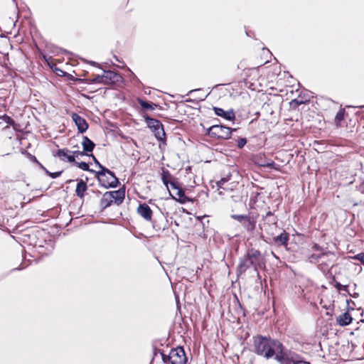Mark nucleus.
Returning <instances> with one entry per match:
<instances>
[{
  "mask_svg": "<svg viewBox=\"0 0 364 364\" xmlns=\"http://www.w3.org/2000/svg\"><path fill=\"white\" fill-rule=\"evenodd\" d=\"M252 341V351L267 360L274 358L279 364H311L305 361L301 355L287 348L277 339L257 335L253 336Z\"/></svg>",
  "mask_w": 364,
  "mask_h": 364,
  "instance_id": "f257e3e1",
  "label": "nucleus"
},
{
  "mask_svg": "<svg viewBox=\"0 0 364 364\" xmlns=\"http://www.w3.org/2000/svg\"><path fill=\"white\" fill-rule=\"evenodd\" d=\"M264 264V257L262 252L253 247L247 250L246 252L239 258V263L236 268L237 277L244 274L247 269L252 268L254 272Z\"/></svg>",
  "mask_w": 364,
  "mask_h": 364,
  "instance_id": "f03ea898",
  "label": "nucleus"
},
{
  "mask_svg": "<svg viewBox=\"0 0 364 364\" xmlns=\"http://www.w3.org/2000/svg\"><path fill=\"white\" fill-rule=\"evenodd\" d=\"M88 156L92 158L95 164L100 168L99 171L94 170L93 173H95L101 186L105 188H112L119 185V179L113 171L102 166L92 154H89Z\"/></svg>",
  "mask_w": 364,
  "mask_h": 364,
  "instance_id": "7ed1b4c3",
  "label": "nucleus"
},
{
  "mask_svg": "<svg viewBox=\"0 0 364 364\" xmlns=\"http://www.w3.org/2000/svg\"><path fill=\"white\" fill-rule=\"evenodd\" d=\"M146 123L147 127L149 128L154 134L156 139L161 143H166V133L162 123L156 119L152 118L148 114L143 116Z\"/></svg>",
  "mask_w": 364,
  "mask_h": 364,
  "instance_id": "20e7f679",
  "label": "nucleus"
},
{
  "mask_svg": "<svg viewBox=\"0 0 364 364\" xmlns=\"http://www.w3.org/2000/svg\"><path fill=\"white\" fill-rule=\"evenodd\" d=\"M237 129L230 128L222 124H214L207 129L205 134L212 138L228 139L231 137L232 132Z\"/></svg>",
  "mask_w": 364,
  "mask_h": 364,
  "instance_id": "39448f33",
  "label": "nucleus"
},
{
  "mask_svg": "<svg viewBox=\"0 0 364 364\" xmlns=\"http://www.w3.org/2000/svg\"><path fill=\"white\" fill-rule=\"evenodd\" d=\"M171 364H187L188 362V357L183 346L171 349Z\"/></svg>",
  "mask_w": 364,
  "mask_h": 364,
  "instance_id": "423d86ee",
  "label": "nucleus"
},
{
  "mask_svg": "<svg viewBox=\"0 0 364 364\" xmlns=\"http://www.w3.org/2000/svg\"><path fill=\"white\" fill-rule=\"evenodd\" d=\"M262 220L263 224L259 225L260 229H264L266 232L269 231L267 228H271L272 225L275 228L277 227L278 218L271 210H268L264 215H262Z\"/></svg>",
  "mask_w": 364,
  "mask_h": 364,
  "instance_id": "0eeeda50",
  "label": "nucleus"
},
{
  "mask_svg": "<svg viewBox=\"0 0 364 364\" xmlns=\"http://www.w3.org/2000/svg\"><path fill=\"white\" fill-rule=\"evenodd\" d=\"M72 119L77 126L79 133L83 134L87 130L89 125L85 119L75 112L72 114Z\"/></svg>",
  "mask_w": 364,
  "mask_h": 364,
  "instance_id": "6e6552de",
  "label": "nucleus"
},
{
  "mask_svg": "<svg viewBox=\"0 0 364 364\" xmlns=\"http://www.w3.org/2000/svg\"><path fill=\"white\" fill-rule=\"evenodd\" d=\"M105 85L117 84L122 80V77L118 73L112 70H104Z\"/></svg>",
  "mask_w": 364,
  "mask_h": 364,
  "instance_id": "1a4fd4ad",
  "label": "nucleus"
},
{
  "mask_svg": "<svg viewBox=\"0 0 364 364\" xmlns=\"http://www.w3.org/2000/svg\"><path fill=\"white\" fill-rule=\"evenodd\" d=\"M289 241V234L284 230L277 236L273 237L272 242L277 247H287Z\"/></svg>",
  "mask_w": 364,
  "mask_h": 364,
  "instance_id": "9d476101",
  "label": "nucleus"
},
{
  "mask_svg": "<svg viewBox=\"0 0 364 364\" xmlns=\"http://www.w3.org/2000/svg\"><path fill=\"white\" fill-rule=\"evenodd\" d=\"M213 109L215 115L220 117L226 120L233 121L235 119V112L232 109L225 111L220 107H213Z\"/></svg>",
  "mask_w": 364,
  "mask_h": 364,
  "instance_id": "9b49d317",
  "label": "nucleus"
},
{
  "mask_svg": "<svg viewBox=\"0 0 364 364\" xmlns=\"http://www.w3.org/2000/svg\"><path fill=\"white\" fill-rule=\"evenodd\" d=\"M138 214L146 221H151L152 218V210L145 203L139 204L137 208Z\"/></svg>",
  "mask_w": 364,
  "mask_h": 364,
  "instance_id": "f8f14e48",
  "label": "nucleus"
},
{
  "mask_svg": "<svg viewBox=\"0 0 364 364\" xmlns=\"http://www.w3.org/2000/svg\"><path fill=\"white\" fill-rule=\"evenodd\" d=\"M257 217L249 215L242 224L245 230L250 235H252L256 229Z\"/></svg>",
  "mask_w": 364,
  "mask_h": 364,
  "instance_id": "ddd939ff",
  "label": "nucleus"
},
{
  "mask_svg": "<svg viewBox=\"0 0 364 364\" xmlns=\"http://www.w3.org/2000/svg\"><path fill=\"white\" fill-rule=\"evenodd\" d=\"M69 153H71V151L66 148L60 149L55 154H53V156L59 157L60 160L64 161H67L70 163H76L75 159H74V156L69 154Z\"/></svg>",
  "mask_w": 364,
  "mask_h": 364,
  "instance_id": "4468645a",
  "label": "nucleus"
},
{
  "mask_svg": "<svg viewBox=\"0 0 364 364\" xmlns=\"http://www.w3.org/2000/svg\"><path fill=\"white\" fill-rule=\"evenodd\" d=\"M112 195V200L117 205H120L124 202L125 198V188L124 186L120 188L117 191H109Z\"/></svg>",
  "mask_w": 364,
  "mask_h": 364,
  "instance_id": "2eb2a0df",
  "label": "nucleus"
},
{
  "mask_svg": "<svg viewBox=\"0 0 364 364\" xmlns=\"http://www.w3.org/2000/svg\"><path fill=\"white\" fill-rule=\"evenodd\" d=\"M82 146L84 154H86V156H89L94 150L95 144L87 136H82Z\"/></svg>",
  "mask_w": 364,
  "mask_h": 364,
  "instance_id": "dca6fc26",
  "label": "nucleus"
},
{
  "mask_svg": "<svg viewBox=\"0 0 364 364\" xmlns=\"http://www.w3.org/2000/svg\"><path fill=\"white\" fill-rule=\"evenodd\" d=\"M113 203H114L112 200V195L109 193V191L105 192L102 198L100 200V206L101 208V211L105 210L107 208L110 206Z\"/></svg>",
  "mask_w": 364,
  "mask_h": 364,
  "instance_id": "f3484780",
  "label": "nucleus"
},
{
  "mask_svg": "<svg viewBox=\"0 0 364 364\" xmlns=\"http://www.w3.org/2000/svg\"><path fill=\"white\" fill-rule=\"evenodd\" d=\"M330 256L333 257L334 253L333 252H325L318 254L313 253L309 256L308 259L312 264H317L323 257H329Z\"/></svg>",
  "mask_w": 364,
  "mask_h": 364,
  "instance_id": "a211bd4d",
  "label": "nucleus"
},
{
  "mask_svg": "<svg viewBox=\"0 0 364 364\" xmlns=\"http://www.w3.org/2000/svg\"><path fill=\"white\" fill-rule=\"evenodd\" d=\"M87 190V185L86 181L82 179H80L77 181L76 188H75V194L80 198H83L85 195V192Z\"/></svg>",
  "mask_w": 364,
  "mask_h": 364,
  "instance_id": "6ab92c4d",
  "label": "nucleus"
},
{
  "mask_svg": "<svg viewBox=\"0 0 364 364\" xmlns=\"http://www.w3.org/2000/svg\"><path fill=\"white\" fill-rule=\"evenodd\" d=\"M353 321V318L350 314L346 311L336 318L337 323L341 326H346L351 323Z\"/></svg>",
  "mask_w": 364,
  "mask_h": 364,
  "instance_id": "aec40b11",
  "label": "nucleus"
},
{
  "mask_svg": "<svg viewBox=\"0 0 364 364\" xmlns=\"http://www.w3.org/2000/svg\"><path fill=\"white\" fill-rule=\"evenodd\" d=\"M137 102L144 110H154L156 107H159L160 109H161V107L159 105L144 100L139 97L137 98Z\"/></svg>",
  "mask_w": 364,
  "mask_h": 364,
  "instance_id": "412c9836",
  "label": "nucleus"
},
{
  "mask_svg": "<svg viewBox=\"0 0 364 364\" xmlns=\"http://www.w3.org/2000/svg\"><path fill=\"white\" fill-rule=\"evenodd\" d=\"M169 194H170V196H171V198L173 199L176 200V201H178L181 204H185L186 203H187L188 201H191V199L186 196L185 191L183 190H182L181 188L178 190H177L176 195L178 197V198H176L175 196H173L171 193L170 191H169Z\"/></svg>",
  "mask_w": 364,
  "mask_h": 364,
  "instance_id": "4be33fe9",
  "label": "nucleus"
},
{
  "mask_svg": "<svg viewBox=\"0 0 364 364\" xmlns=\"http://www.w3.org/2000/svg\"><path fill=\"white\" fill-rule=\"evenodd\" d=\"M257 164L259 166L262 167L268 168L274 170L278 169L277 165L274 163V161L271 159L267 160L265 159H263L262 158H260V161H258Z\"/></svg>",
  "mask_w": 364,
  "mask_h": 364,
  "instance_id": "5701e85b",
  "label": "nucleus"
},
{
  "mask_svg": "<svg viewBox=\"0 0 364 364\" xmlns=\"http://www.w3.org/2000/svg\"><path fill=\"white\" fill-rule=\"evenodd\" d=\"M172 178V175L170 171L167 169L162 168L161 172V181L163 184L168 188V185Z\"/></svg>",
  "mask_w": 364,
  "mask_h": 364,
  "instance_id": "b1692460",
  "label": "nucleus"
},
{
  "mask_svg": "<svg viewBox=\"0 0 364 364\" xmlns=\"http://www.w3.org/2000/svg\"><path fill=\"white\" fill-rule=\"evenodd\" d=\"M346 110L344 108L341 107L335 117V124L336 126H341V122L344 119Z\"/></svg>",
  "mask_w": 364,
  "mask_h": 364,
  "instance_id": "393cba45",
  "label": "nucleus"
},
{
  "mask_svg": "<svg viewBox=\"0 0 364 364\" xmlns=\"http://www.w3.org/2000/svg\"><path fill=\"white\" fill-rule=\"evenodd\" d=\"M90 83L92 84H103L105 85L104 74L103 75H97L92 79H87Z\"/></svg>",
  "mask_w": 364,
  "mask_h": 364,
  "instance_id": "a878e982",
  "label": "nucleus"
},
{
  "mask_svg": "<svg viewBox=\"0 0 364 364\" xmlns=\"http://www.w3.org/2000/svg\"><path fill=\"white\" fill-rule=\"evenodd\" d=\"M160 355L161 356L162 361L164 364H171L172 358H171V350H170L168 354H166L164 350H159Z\"/></svg>",
  "mask_w": 364,
  "mask_h": 364,
  "instance_id": "bb28decb",
  "label": "nucleus"
},
{
  "mask_svg": "<svg viewBox=\"0 0 364 364\" xmlns=\"http://www.w3.org/2000/svg\"><path fill=\"white\" fill-rule=\"evenodd\" d=\"M333 280L334 282L333 286L338 291H344L349 294L348 285H342L340 282L336 280L334 277H333Z\"/></svg>",
  "mask_w": 364,
  "mask_h": 364,
  "instance_id": "cd10ccee",
  "label": "nucleus"
},
{
  "mask_svg": "<svg viewBox=\"0 0 364 364\" xmlns=\"http://www.w3.org/2000/svg\"><path fill=\"white\" fill-rule=\"evenodd\" d=\"M309 99H305L300 98V96L298 98H295L292 100L290 102L291 106L292 107H298L302 104H305L306 102H309Z\"/></svg>",
  "mask_w": 364,
  "mask_h": 364,
  "instance_id": "c85d7f7f",
  "label": "nucleus"
},
{
  "mask_svg": "<svg viewBox=\"0 0 364 364\" xmlns=\"http://www.w3.org/2000/svg\"><path fill=\"white\" fill-rule=\"evenodd\" d=\"M250 215V214H247V215H245H245L233 214V215H230V218L233 220H237L238 223H240L242 225Z\"/></svg>",
  "mask_w": 364,
  "mask_h": 364,
  "instance_id": "c756f323",
  "label": "nucleus"
},
{
  "mask_svg": "<svg viewBox=\"0 0 364 364\" xmlns=\"http://www.w3.org/2000/svg\"><path fill=\"white\" fill-rule=\"evenodd\" d=\"M75 164H77L78 168H80V169H82L83 171H88V172L92 173L94 172V170L90 169L89 164L85 161H81V162L76 161V163H75Z\"/></svg>",
  "mask_w": 364,
  "mask_h": 364,
  "instance_id": "7c9ffc66",
  "label": "nucleus"
},
{
  "mask_svg": "<svg viewBox=\"0 0 364 364\" xmlns=\"http://www.w3.org/2000/svg\"><path fill=\"white\" fill-rule=\"evenodd\" d=\"M231 173H228V175L222 177L220 178V180H219L218 181L216 182V184H217V186L218 187V188H223V186L227 183L228 181L230 180V178H231Z\"/></svg>",
  "mask_w": 364,
  "mask_h": 364,
  "instance_id": "2f4dec72",
  "label": "nucleus"
},
{
  "mask_svg": "<svg viewBox=\"0 0 364 364\" xmlns=\"http://www.w3.org/2000/svg\"><path fill=\"white\" fill-rule=\"evenodd\" d=\"M311 249L315 250V251H318L320 253H323V252H331L326 247H323L320 246L317 243H314V245L311 247Z\"/></svg>",
  "mask_w": 364,
  "mask_h": 364,
  "instance_id": "473e14b6",
  "label": "nucleus"
},
{
  "mask_svg": "<svg viewBox=\"0 0 364 364\" xmlns=\"http://www.w3.org/2000/svg\"><path fill=\"white\" fill-rule=\"evenodd\" d=\"M331 259H328L326 262H322L321 264H319V269L321 270H324L325 268H328L330 266H333V264H331Z\"/></svg>",
  "mask_w": 364,
  "mask_h": 364,
  "instance_id": "72a5a7b5",
  "label": "nucleus"
},
{
  "mask_svg": "<svg viewBox=\"0 0 364 364\" xmlns=\"http://www.w3.org/2000/svg\"><path fill=\"white\" fill-rule=\"evenodd\" d=\"M247 139L246 138H239L237 140V146L238 149H242L245 145L247 144Z\"/></svg>",
  "mask_w": 364,
  "mask_h": 364,
  "instance_id": "f704fd0d",
  "label": "nucleus"
},
{
  "mask_svg": "<svg viewBox=\"0 0 364 364\" xmlns=\"http://www.w3.org/2000/svg\"><path fill=\"white\" fill-rule=\"evenodd\" d=\"M46 173L48 176H49L52 178H56L62 174L63 171H56V172H50L49 171L46 170Z\"/></svg>",
  "mask_w": 364,
  "mask_h": 364,
  "instance_id": "c9c22d12",
  "label": "nucleus"
},
{
  "mask_svg": "<svg viewBox=\"0 0 364 364\" xmlns=\"http://www.w3.org/2000/svg\"><path fill=\"white\" fill-rule=\"evenodd\" d=\"M27 158L32 162L33 163H36V164H39V161H38L37 158L34 156V155H32L31 154H30L29 152L25 151V152H23Z\"/></svg>",
  "mask_w": 364,
  "mask_h": 364,
  "instance_id": "e433bc0d",
  "label": "nucleus"
},
{
  "mask_svg": "<svg viewBox=\"0 0 364 364\" xmlns=\"http://www.w3.org/2000/svg\"><path fill=\"white\" fill-rule=\"evenodd\" d=\"M3 118H4V122L9 125H14L15 124L14 120L11 117H9L6 114H4L3 116Z\"/></svg>",
  "mask_w": 364,
  "mask_h": 364,
  "instance_id": "4c0bfd02",
  "label": "nucleus"
},
{
  "mask_svg": "<svg viewBox=\"0 0 364 364\" xmlns=\"http://www.w3.org/2000/svg\"><path fill=\"white\" fill-rule=\"evenodd\" d=\"M71 153L73 154L72 156H74V159H75V158L80 156H86V154H84V151L82 150V151H71Z\"/></svg>",
  "mask_w": 364,
  "mask_h": 364,
  "instance_id": "58836bf2",
  "label": "nucleus"
},
{
  "mask_svg": "<svg viewBox=\"0 0 364 364\" xmlns=\"http://www.w3.org/2000/svg\"><path fill=\"white\" fill-rule=\"evenodd\" d=\"M354 259L359 260L363 264H364V253H359L354 256Z\"/></svg>",
  "mask_w": 364,
  "mask_h": 364,
  "instance_id": "ea45409f",
  "label": "nucleus"
},
{
  "mask_svg": "<svg viewBox=\"0 0 364 364\" xmlns=\"http://www.w3.org/2000/svg\"><path fill=\"white\" fill-rule=\"evenodd\" d=\"M169 184L173 189L178 190L180 188L179 183L177 181H171Z\"/></svg>",
  "mask_w": 364,
  "mask_h": 364,
  "instance_id": "a19ab883",
  "label": "nucleus"
},
{
  "mask_svg": "<svg viewBox=\"0 0 364 364\" xmlns=\"http://www.w3.org/2000/svg\"><path fill=\"white\" fill-rule=\"evenodd\" d=\"M358 191L364 194V181L360 184Z\"/></svg>",
  "mask_w": 364,
  "mask_h": 364,
  "instance_id": "79ce46f5",
  "label": "nucleus"
},
{
  "mask_svg": "<svg viewBox=\"0 0 364 364\" xmlns=\"http://www.w3.org/2000/svg\"><path fill=\"white\" fill-rule=\"evenodd\" d=\"M105 180H107L109 182L112 181V178L111 176L108 174H106V176L104 178Z\"/></svg>",
  "mask_w": 364,
  "mask_h": 364,
  "instance_id": "37998d69",
  "label": "nucleus"
},
{
  "mask_svg": "<svg viewBox=\"0 0 364 364\" xmlns=\"http://www.w3.org/2000/svg\"><path fill=\"white\" fill-rule=\"evenodd\" d=\"M37 164L39 166V167H40L41 168H42V169H43V170H44L45 171H46V170H47V169H46V168H45V167H44V166H43L40 162H39V164Z\"/></svg>",
  "mask_w": 364,
  "mask_h": 364,
  "instance_id": "c03bdc74",
  "label": "nucleus"
},
{
  "mask_svg": "<svg viewBox=\"0 0 364 364\" xmlns=\"http://www.w3.org/2000/svg\"><path fill=\"white\" fill-rule=\"evenodd\" d=\"M350 296L353 297V298H356L357 296H358V294L357 293H355L354 294H350V293L348 294Z\"/></svg>",
  "mask_w": 364,
  "mask_h": 364,
  "instance_id": "a18cd8bd",
  "label": "nucleus"
},
{
  "mask_svg": "<svg viewBox=\"0 0 364 364\" xmlns=\"http://www.w3.org/2000/svg\"><path fill=\"white\" fill-rule=\"evenodd\" d=\"M257 276L258 279H261V275L259 274V270L257 269V272H255Z\"/></svg>",
  "mask_w": 364,
  "mask_h": 364,
  "instance_id": "49530a36",
  "label": "nucleus"
},
{
  "mask_svg": "<svg viewBox=\"0 0 364 364\" xmlns=\"http://www.w3.org/2000/svg\"><path fill=\"white\" fill-rule=\"evenodd\" d=\"M198 90H199V89L192 90H191V91H190L187 95L191 94L192 92H196V91H198Z\"/></svg>",
  "mask_w": 364,
  "mask_h": 364,
  "instance_id": "de8ad7c7",
  "label": "nucleus"
},
{
  "mask_svg": "<svg viewBox=\"0 0 364 364\" xmlns=\"http://www.w3.org/2000/svg\"><path fill=\"white\" fill-rule=\"evenodd\" d=\"M159 350H160V349H156V348H155V350H154V354L156 355V353H160Z\"/></svg>",
  "mask_w": 364,
  "mask_h": 364,
  "instance_id": "09e8293b",
  "label": "nucleus"
},
{
  "mask_svg": "<svg viewBox=\"0 0 364 364\" xmlns=\"http://www.w3.org/2000/svg\"><path fill=\"white\" fill-rule=\"evenodd\" d=\"M173 224L176 226H179V223L177 221H176V220L173 222Z\"/></svg>",
  "mask_w": 364,
  "mask_h": 364,
  "instance_id": "8fccbe9b",
  "label": "nucleus"
},
{
  "mask_svg": "<svg viewBox=\"0 0 364 364\" xmlns=\"http://www.w3.org/2000/svg\"><path fill=\"white\" fill-rule=\"evenodd\" d=\"M90 64H92V65H97V63L93 62V61H91V62H90Z\"/></svg>",
  "mask_w": 364,
  "mask_h": 364,
  "instance_id": "3c124183",
  "label": "nucleus"
},
{
  "mask_svg": "<svg viewBox=\"0 0 364 364\" xmlns=\"http://www.w3.org/2000/svg\"><path fill=\"white\" fill-rule=\"evenodd\" d=\"M272 255L275 258H277V257L275 255V254H274L273 252H272Z\"/></svg>",
  "mask_w": 364,
  "mask_h": 364,
  "instance_id": "603ef678",
  "label": "nucleus"
},
{
  "mask_svg": "<svg viewBox=\"0 0 364 364\" xmlns=\"http://www.w3.org/2000/svg\"><path fill=\"white\" fill-rule=\"evenodd\" d=\"M62 51L64 52V53H68L66 50L65 49H62Z\"/></svg>",
  "mask_w": 364,
  "mask_h": 364,
  "instance_id": "864d4df0",
  "label": "nucleus"
},
{
  "mask_svg": "<svg viewBox=\"0 0 364 364\" xmlns=\"http://www.w3.org/2000/svg\"><path fill=\"white\" fill-rule=\"evenodd\" d=\"M246 35H247V36H250V33H249V32H248V31H246Z\"/></svg>",
  "mask_w": 364,
  "mask_h": 364,
  "instance_id": "5fc2aeb1",
  "label": "nucleus"
}]
</instances>
